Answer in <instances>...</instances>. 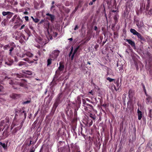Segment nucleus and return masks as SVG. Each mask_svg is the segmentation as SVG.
I'll return each instance as SVG.
<instances>
[{"label": "nucleus", "instance_id": "nucleus-26", "mask_svg": "<svg viewBox=\"0 0 152 152\" xmlns=\"http://www.w3.org/2000/svg\"><path fill=\"white\" fill-rule=\"evenodd\" d=\"M96 0H92V1H91L89 3L90 5H92L93 4V3Z\"/></svg>", "mask_w": 152, "mask_h": 152}, {"label": "nucleus", "instance_id": "nucleus-35", "mask_svg": "<svg viewBox=\"0 0 152 152\" xmlns=\"http://www.w3.org/2000/svg\"><path fill=\"white\" fill-rule=\"evenodd\" d=\"M25 26V25H24L23 24V25H22L21 26V27L20 28V30H21V29H23L24 27Z\"/></svg>", "mask_w": 152, "mask_h": 152}, {"label": "nucleus", "instance_id": "nucleus-22", "mask_svg": "<svg viewBox=\"0 0 152 152\" xmlns=\"http://www.w3.org/2000/svg\"><path fill=\"white\" fill-rule=\"evenodd\" d=\"M107 80H108L110 82H111L115 80V79H114L111 78L110 77H108L107 78Z\"/></svg>", "mask_w": 152, "mask_h": 152}, {"label": "nucleus", "instance_id": "nucleus-51", "mask_svg": "<svg viewBox=\"0 0 152 152\" xmlns=\"http://www.w3.org/2000/svg\"><path fill=\"white\" fill-rule=\"evenodd\" d=\"M53 6H52V7H51V8H52V7H53Z\"/></svg>", "mask_w": 152, "mask_h": 152}, {"label": "nucleus", "instance_id": "nucleus-41", "mask_svg": "<svg viewBox=\"0 0 152 152\" xmlns=\"http://www.w3.org/2000/svg\"><path fill=\"white\" fill-rule=\"evenodd\" d=\"M23 60L26 61H28V59L27 58L23 59Z\"/></svg>", "mask_w": 152, "mask_h": 152}, {"label": "nucleus", "instance_id": "nucleus-20", "mask_svg": "<svg viewBox=\"0 0 152 152\" xmlns=\"http://www.w3.org/2000/svg\"><path fill=\"white\" fill-rule=\"evenodd\" d=\"M17 55L18 56H20V57L23 58V57H25L26 56V55L25 54H23V53H18L17 54Z\"/></svg>", "mask_w": 152, "mask_h": 152}, {"label": "nucleus", "instance_id": "nucleus-42", "mask_svg": "<svg viewBox=\"0 0 152 152\" xmlns=\"http://www.w3.org/2000/svg\"><path fill=\"white\" fill-rule=\"evenodd\" d=\"M35 150H33V149H32L30 152H34Z\"/></svg>", "mask_w": 152, "mask_h": 152}, {"label": "nucleus", "instance_id": "nucleus-6", "mask_svg": "<svg viewBox=\"0 0 152 152\" xmlns=\"http://www.w3.org/2000/svg\"><path fill=\"white\" fill-rule=\"evenodd\" d=\"M59 66L58 67L57 70H59L60 71H63L64 68V66L63 64V63L61 61L59 63Z\"/></svg>", "mask_w": 152, "mask_h": 152}, {"label": "nucleus", "instance_id": "nucleus-53", "mask_svg": "<svg viewBox=\"0 0 152 152\" xmlns=\"http://www.w3.org/2000/svg\"><path fill=\"white\" fill-rule=\"evenodd\" d=\"M1 91V89H0V91Z\"/></svg>", "mask_w": 152, "mask_h": 152}, {"label": "nucleus", "instance_id": "nucleus-40", "mask_svg": "<svg viewBox=\"0 0 152 152\" xmlns=\"http://www.w3.org/2000/svg\"><path fill=\"white\" fill-rule=\"evenodd\" d=\"M44 21V20H42L40 21V23H42Z\"/></svg>", "mask_w": 152, "mask_h": 152}, {"label": "nucleus", "instance_id": "nucleus-14", "mask_svg": "<svg viewBox=\"0 0 152 152\" xmlns=\"http://www.w3.org/2000/svg\"><path fill=\"white\" fill-rule=\"evenodd\" d=\"M0 145L4 149H7V145H6L4 143H3L1 142H0Z\"/></svg>", "mask_w": 152, "mask_h": 152}, {"label": "nucleus", "instance_id": "nucleus-28", "mask_svg": "<svg viewBox=\"0 0 152 152\" xmlns=\"http://www.w3.org/2000/svg\"><path fill=\"white\" fill-rule=\"evenodd\" d=\"M90 116L93 119H95V116L94 115H92L91 114L90 115Z\"/></svg>", "mask_w": 152, "mask_h": 152}, {"label": "nucleus", "instance_id": "nucleus-9", "mask_svg": "<svg viewBox=\"0 0 152 152\" xmlns=\"http://www.w3.org/2000/svg\"><path fill=\"white\" fill-rule=\"evenodd\" d=\"M46 15L48 16V19L50 20L51 21L53 20L54 18V16L53 15L50 14L49 13H47L46 14Z\"/></svg>", "mask_w": 152, "mask_h": 152}, {"label": "nucleus", "instance_id": "nucleus-24", "mask_svg": "<svg viewBox=\"0 0 152 152\" xmlns=\"http://www.w3.org/2000/svg\"><path fill=\"white\" fill-rule=\"evenodd\" d=\"M13 62V61H10L9 63H8L7 62H5V64H7V65L10 66L12 64Z\"/></svg>", "mask_w": 152, "mask_h": 152}, {"label": "nucleus", "instance_id": "nucleus-2", "mask_svg": "<svg viewBox=\"0 0 152 152\" xmlns=\"http://www.w3.org/2000/svg\"><path fill=\"white\" fill-rule=\"evenodd\" d=\"M60 51L58 50H55L53 51L50 54V56L52 60H56L58 56Z\"/></svg>", "mask_w": 152, "mask_h": 152}, {"label": "nucleus", "instance_id": "nucleus-50", "mask_svg": "<svg viewBox=\"0 0 152 152\" xmlns=\"http://www.w3.org/2000/svg\"><path fill=\"white\" fill-rule=\"evenodd\" d=\"M88 64H90V63L89 62H88Z\"/></svg>", "mask_w": 152, "mask_h": 152}, {"label": "nucleus", "instance_id": "nucleus-1", "mask_svg": "<svg viewBox=\"0 0 152 152\" xmlns=\"http://www.w3.org/2000/svg\"><path fill=\"white\" fill-rule=\"evenodd\" d=\"M35 40L37 42L40 44L38 46V48H40L46 44L45 40L40 37H39L35 39Z\"/></svg>", "mask_w": 152, "mask_h": 152}, {"label": "nucleus", "instance_id": "nucleus-33", "mask_svg": "<svg viewBox=\"0 0 152 152\" xmlns=\"http://www.w3.org/2000/svg\"><path fill=\"white\" fill-rule=\"evenodd\" d=\"M47 27H48V28H47V32H48V34H49V30H48V28H49V23H47Z\"/></svg>", "mask_w": 152, "mask_h": 152}, {"label": "nucleus", "instance_id": "nucleus-44", "mask_svg": "<svg viewBox=\"0 0 152 152\" xmlns=\"http://www.w3.org/2000/svg\"><path fill=\"white\" fill-rule=\"evenodd\" d=\"M92 123H93V121H91L90 123V125H91L92 124Z\"/></svg>", "mask_w": 152, "mask_h": 152}, {"label": "nucleus", "instance_id": "nucleus-27", "mask_svg": "<svg viewBox=\"0 0 152 152\" xmlns=\"http://www.w3.org/2000/svg\"><path fill=\"white\" fill-rule=\"evenodd\" d=\"M88 106L90 107V108L91 109H93V107L92 105L90 104H86Z\"/></svg>", "mask_w": 152, "mask_h": 152}, {"label": "nucleus", "instance_id": "nucleus-32", "mask_svg": "<svg viewBox=\"0 0 152 152\" xmlns=\"http://www.w3.org/2000/svg\"><path fill=\"white\" fill-rule=\"evenodd\" d=\"M24 18L26 21H28V16H25L24 17Z\"/></svg>", "mask_w": 152, "mask_h": 152}, {"label": "nucleus", "instance_id": "nucleus-5", "mask_svg": "<svg viewBox=\"0 0 152 152\" xmlns=\"http://www.w3.org/2000/svg\"><path fill=\"white\" fill-rule=\"evenodd\" d=\"M115 84L116 85V87L115 85H113L112 86V89H113V88L116 91H117L118 90L120 86V84L119 83L118 81H117L116 82H115Z\"/></svg>", "mask_w": 152, "mask_h": 152}, {"label": "nucleus", "instance_id": "nucleus-48", "mask_svg": "<svg viewBox=\"0 0 152 152\" xmlns=\"http://www.w3.org/2000/svg\"><path fill=\"white\" fill-rule=\"evenodd\" d=\"M116 12V11H115V10H113L112 11V12Z\"/></svg>", "mask_w": 152, "mask_h": 152}, {"label": "nucleus", "instance_id": "nucleus-43", "mask_svg": "<svg viewBox=\"0 0 152 152\" xmlns=\"http://www.w3.org/2000/svg\"><path fill=\"white\" fill-rule=\"evenodd\" d=\"M69 40H70V41H72V38H69L68 39Z\"/></svg>", "mask_w": 152, "mask_h": 152}, {"label": "nucleus", "instance_id": "nucleus-3", "mask_svg": "<svg viewBox=\"0 0 152 152\" xmlns=\"http://www.w3.org/2000/svg\"><path fill=\"white\" fill-rule=\"evenodd\" d=\"M11 21L15 23L19 24H20L21 22L22 21L19 16L17 15H15Z\"/></svg>", "mask_w": 152, "mask_h": 152}, {"label": "nucleus", "instance_id": "nucleus-8", "mask_svg": "<svg viewBox=\"0 0 152 152\" xmlns=\"http://www.w3.org/2000/svg\"><path fill=\"white\" fill-rule=\"evenodd\" d=\"M13 13L10 12H2V15L4 16L6 15H10V17H11L13 15Z\"/></svg>", "mask_w": 152, "mask_h": 152}, {"label": "nucleus", "instance_id": "nucleus-45", "mask_svg": "<svg viewBox=\"0 0 152 152\" xmlns=\"http://www.w3.org/2000/svg\"><path fill=\"white\" fill-rule=\"evenodd\" d=\"M27 13H28V12H24V14H27Z\"/></svg>", "mask_w": 152, "mask_h": 152}, {"label": "nucleus", "instance_id": "nucleus-10", "mask_svg": "<svg viewBox=\"0 0 152 152\" xmlns=\"http://www.w3.org/2000/svg\"><path fill=\"white\" fill-rule=\"evenodd\" d=\"M10 97L12 99H16L19 97V95L15 94H12L10 95Z\"/></svg>", "mask_w": 152, "mask_h": 152}, {"label": "nucleus", "instance_id": "nucleus-38", "mask_svg": "<svg viewBox=\"0 0 152 152\" xmlns=\"http://www.w3.org/2000/svg\"><path fill=\"white\" fill-rule=\"evenodd\" d=\"M78 28V27L77 26H76L75 27V28H74V30H75L77 29Z\"/></svg>", "mask_w": 152, "mask_h": 152}, {"label": "nucleus", "instance_id": "nucleus-34", "mask_svg": "<svg viewBox=\"0 0 152 152\" xmlns=\"http://www.w3.org/2000/svg\"><path fill=\"white\" fill-rule=\"evenodd\" d=\"M4 48H6L7 49H8V48H9V45H5V46H4Z\"/></svg>", "mask_w": 152, "mask_h": 152}, {"label": "nucleus", "instance_id": "nucleus-30", "mask_svg": "<svg viewBox=\"0 0 152 152\" xmlns=\"http://www.w3.org/2000/svg\"><path fill=\"white\" fill-rule=\"evenodd\" d=\"M30 102V101H25L23 102V104H27L29 103Z\"/></svg>", "mask_w": 152, "mask_h": 152}, {"label": "nucleus", "instance_id": "nucleus-21", "mask_svg": "<svg viewBox=\"0 0 152 152\" xmlns=\"http://www.w3.org/2000/svg\"><path fill=\"white\" fill-rule=\"evenodd\" d=\"M21 39H22V38H23L24 40H27L28 39V37H26L23 34H21V36L20 37Z\"/></svg>", "mask_w": 152, "mask_h": 152}, {"label": "nucleus", "instance_id": "nucleus-25", "mask_svg": "<svg viewBox=\"0 0 152 152\" xmlns=\"http://www.w3.org/2000/svg\"><path fill=\"white\" fill-rule=\"evenodd\" d=\"M73 47H72L71 48V51H70L69 54V56H70V55L72 54V51H73Z\"/></svg>", "mask_w": 152, "mask_h": 152}, {"label": "nucleus", "instance_id": "nucleus-31", "mask_svg": "<svg viewBox=\"0 0 152 152\" xmlns=\"http://www.w3.org/2000/svg\"><path fill=\"white\" fill-rule=\"evenodd\" d=\"M24 65V63L22 62H20L19 63L18 65L19 66H22Z\"/></svg>", "mask_w": 152, "mask_h": 152}, {"label": "nucleus", "instance_id": "nucleus-12", "mask_svg": "<svg viewBox=\"0 0 152 152\" xmlns=\"http://www.w3.org/2000/svg\"><path fill=\"white\" fill-rule=\"evenodd\" d=\"M126 40L128 42L129 44H130L132 46H134V43L130 39H126Z\"/></svg>", "mask_w": 152, "mask_h": 152}, {"label": "nucleus", "instance_id": "nucleus-39", "mask_svg": "<svg viewBox=\"0 0 152 152\" xmlns=\"http://www.w3.org/2000/svg\"><path fill=\"white\" fill-rule=\"evenodd\" d=\"M94 29L95 30H96L97 29V27L96 26H95L94 27Z\"/></svg>", "mask_w": 152, "mask_h": 152}, {"label": "nucleus", "instance_id": "nucleus-37", "mask_svg": "<svg viewBox=\"0 0 152 152\" xmlns=\"http://www.w3.org/2000/svg\"><path fill=\"white\" fill-rule=\"evenodd\" d=\"M137 26H138V27L139 28H140L141 27H142V24H141V25H139L138 24H137Z\"/></svg>", "mask_w": 152, "mask_h": 152}, {"label": "nucleus", "instance_id": "nucleus-13", "mask_svg": "<svg viewBox=\"0 0 152 152\" xmlns=\"http://www.w3.org/2000/svg\"><path fill=\"white\" fill-rule=\"evenodd\" d=\"M79 48V47H77L74 50V52L73 53V54L72 55V56L71 57V59L73 60V59L74 56L75 54V53L77 52L78 49Z\"/></svg>", "mask_w": 152, "mask_h": 152}, {"label": "nucleus", "instance_id": "nucleus-36", "mask_svg": "<svg viewBox=\"0 0 152 152\" xmlns=\"http://www.w3.org/2000/svg\"><path fill=\"white\" fill-rule=\"evenodd\" d=\"M132 104V102H131V101H130V100H129L127 102V104H130V105H131V104Z\"/></svg>", "mask_w": 152, "mask_h": 152}, {"label": "nucleus", "instance_id": "nucleus-52", "mask_svg": "<svg viewBox=\"0 0 152 152\" xmlns=\"http://www.w3.org/2000/svg\"><path fill=\"white\" fill-rule=\"evenodd\" d=\"M31 141H30V143H31Z\"/></svg>", "mask_w": 152, "mask_h": 152}, {"label": "nucleus", "instance_id": "nucleus-23", "mask_svg": "<svg viewBox=\"0 0 152 152\" xmlns=\"http://www.w3.org/2000/svg\"><path fill=\"white\" fill-rule=\"evenodd\" d=\"M51 60H52V59H49L48 60V61H47V62H48V66L49 65H50L51 63Z\"/></svg>", "mask_w": 152, "mask_h": 152}, {"label": "nucleus", "instance_id": "nucleus-47", "mask_svg": "<svg viewBox=\"0 0 152 152\" xmlns=\"http://www.w3.org/2000/svg\"><path fill=\"white\" fill-rule=\"evenodd\" d=\"M10 15H7V18H11V17H10Z\"/></svg>", "mask_w": 152, "mask_h": 152}, {"label": "nucleus", "instance_id": "nucleus-18", "mask_svg": "<svg viewBox=\"0 0 152 152\" xmlns=\"http://www.w3.org/2000/svg\"><path fill=\"white\" fill-rule=\"evenodd\" d=\"M26 56L28 57H31L33 56V54L31 53L27 52L26 54Z\"/></svg>", "mask_w": 152, "mask_h": 152}, {"label": "nucleus", "instance_id": "nucleus-11", "mask_svg": "<svg viewBox=\"0 0 152 152\" xmlns=\"http://www.w3.org/2000/svg\"><path fill=\"white\" fill-rule=\"evenodd\" d=\"M11 47H10V49L9 50L10 51V55L11 54V52L13 50L14 48L15 47V45L13 43H12L11 44Z\"/></svg>", "mask_w": 152, "mask_h": 152}, {"label": "nucleus", "instance_id": "nucleus-49", "mask_svg": "<svg viewBox=\"0 0 152 152\" xmlns=\"http://www.w3.org/2000/svg\"><path fill=\"white\" fill-rule=\"evenodd\" d=\"M54 1H53L52 2V4H54Z\"/></svg>", "mask_w": 152, "mask_h": 152}, {"label": "nucleus", "instance_id": "nucleus-4", "mask_svg": "<svg viewBox=\"0 0 152 152\" xmlns=\"http://www.w3.org/2000/svg\"><path fill=\"white\" fill-rule=\"evenodd\" d=\"M143 87L144 88V91L146 96V103L147 104H150L152 102V98L150 96L147 94L145 86H144Z\"/></svg>", "mask_w": 152, "mask_h": 152}, {"label": "nucleus", "instance_id": "nucleus-19", "mask_svg": "<svg viewBox=\"0 0 152 152\" xmlns=\"http://www.w3.org/2000/svg\"><path fill=\"white\" fill-rule=\"evenodd\" d=\"M141 40H143V38L142 37L141 35L139 33H137V34L136 35Z\"/></svg>", "mask_w": 152, "mask_h": 152}, {"label": "nucleus", "instance_id": "nucleus-29", "mask_svg": "<svg viewBox=\"0 0 152 152\" xmlns=\"http://www.w3.org/2000/svg\"><path fill=\"white\" fill-rule=\"evenodd\" d=\"M26 73L28 75H31L32 74L31 72L29 71H26Z\"/></svg>", "mask_w": 152, "mask_h": 152}, {"label": "nucleus", "instance_id": "nucleus-16", "mask_svg": "<svg viewBox=\"0 0 152 152\" xmlns=\"http://www.w3.org/2000/svg\"><path fill=\"white\" fill-rule=\"evenodd\" d=\"M8 22V20L7 19H4L2 21L1 24L2 25L5 26L7 24Z\"/></svg>", "mask_w": 152, "mask_h": 152}, {"label": "nucleus", "instance_id": "nucleus-54", "mask_svg": "<svg viewBox=\"0 0 152 152\" xmlns=\"http://www.w3.org/2000/svg\"><path fill=\"white\" fill-rule=\"evenodd\" d=\"M1 62L0 61V63H1Z\"/></svg>", "mask_w": 152, "mask_h": 152}, {"label": "nucleus", "instance_id": "nucleus-46", "mask_svg": "<svg viewBox=\"0 0 152 152\" xmlns=\"http://www.w3.org/2000/svg\"><path fill=\"white\" fill-rule=\"evenodd\" d=\"M89 93H90V94H92V91L89 92Z\"/></svg>", "mask_w": 152, "mask_h": 152}, {"label": "nucleus", "instance_id": "nucleus-17", "mask_svg": "<svg viewBox=\"0 0 152 152\" xmlns=\"http://www.w3.org/2000/svg\"><path fill=\"white\" fill-rule=\"evenodd\" d=\"M31 18L32 19L33 21L36 23H38L39 21V20L38 18H34L33 16H31Z\"/></svg>", "mask_w": 152, "mask_h": 152}, {"label": "nucleus", "instance_id": "nucleus-7", "mask_svg": "<svg viewBox=\"0 0 152 152\" xmlns=\"http://www.w3.org/2000/svg\"><path fill=\"white\" fill-rule=\"evenodd\" d=\"M137 114L138 116V119L139 120H141L142 117V112L139 110V109H138L137 110Z\"/></svg>", "mask_w": 152, "mask_h": 152}, {"label": "nucleus", "instance_id": "nucleus-15", "mask_svg": "<svg viewBox=\"0 0 152 152\" xmlns=\"http://www.w3.org/2000/svg\"><path fill=\"white\" fill-rule=\"evenodd\" d=\"M130 32L132 33L134 35H136L137 33L138 32H137L135 29L131 28L130 30Z\"/></svg>", "mask_w": 152, "mask_h": 152}]
</instances>
